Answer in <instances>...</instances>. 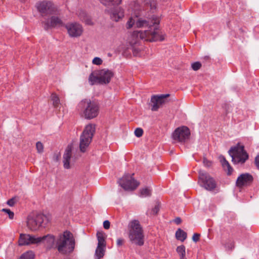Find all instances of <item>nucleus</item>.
I'll return each mask as SVG.
<instances>
[{"mask_svg":"<svg viewBox=\"0 0 259 259\" xmlns=\"http://www.w3.org/2000/svg\"><path fill=\"white\" fill-rule=\"evenodd\" d=\"M102 60L99 57H95L93 60V63L95 65H101L102 63Z\"/></svg>","mask_w":259,"mask_h":259,"instance_id":"obj_35","label":"nucleus"},{"mask_svg":"<svg viewBox=\"0 0 259 259\" xmlns=\"http://www.w3.org/2000/svg\"><path fill=\"white\" fill-rule=\"evenodd\" d=\"M76 109L84 118L92 119L98 115L100 107L97 102L84 99L79 102Z\"/></svg>","mask_w":259,"mask_h":259,"instance_id":"obj_3","label":"nucleus"},{"mask_svg":"<svg viewBox=\"0 0 259 259\" xmlns=\"http://www.w3.org/2000/svg\"><path fill=\"white\" fill-rule=\"evenodd\" d=\"M89 80L91 82V84H94L95 83H99V78L98 73L97 75H94L93 73L91 74L89 76Z\"/></svg>","mask_w":259,"mask_h":259,"instance_id":"obj_28","label":"nucleus"},{"mask_svg":"<svg viewBox=\"0 0 259 259\" xmlns=\"http://www.w3.org/2000/svg\"><path fill=\"white\" fill-rule=\"evenodd\" d=\"M99 84H106L110 82L111 78L114 76L113 72L109 70L102 69L98 72Z\"/></svg>","mask_w":259,"mask_h":259,"instance_id":"obj_17","label":"nucleus"},{"mask_svg":"<svg viewBox=\"0 0 259 259\" xmlns=\"http://www.w3.org/2000/svg\"><path fill=\"white\" fill-rule=\"evenodd\" d=\"M151 195V190L148 188H142L140 190V196L141 197H149Z\"/></svg>","mask_w":259,"mask_h":259,"instance_id":"obj_25","label":"nucleus"},{"mask_svg":"<svg viewBox=\"0 0 259 259\" xmlns=\"http://www.w3.org/2000/svg\"><path fill=\"white\" fill-rule=\"evenodd\" d=\"M48 222L49 219L44 214H30L27 218V225L30 230L36 231Z\"/></svg>","mask_w":259,"mask_h":259,"instance_id":"obj_7","label":"nucleus"},{"mask_svg":"<svg viewBox=\"0 0 259 259\" xmlns=\"http://www.w3.org/2000/svg\"><path fill=\"white\" fill-rule=\"evenodd\" d=\"M98 245L96 249L95 257L100 259L103 257L106 247L105 234L103 232H98L97 233Z\"/></svg>","mask_w":259,"mask_h":259,"instance_id":"obj_12","label":"nucleus"},{"mask_svg":"<svg viewBox=\"0 0 259 259\" xmlns=\"http://www.w3.org/2000/svg\"><path fill=\"white\" fill-rule=\"evenodd\" d=\"M199 182L201 187L208 191H213L217 188V182L214 179L203 171L199 172Z\"/></svg>","mask_w":259,"mask_h":259,"instance_id":"obj_8","label":"nucleus"},{"mask_svg":"<svg viewBox=\"0 0 259 259\" xmlns=\"http://www.w3.org/2000/svg\"><path fill=\"white\" fill-rule=\"evenodd\" d=\"M36 7L38 11L43 17L56 14V9L53 3L50 1H44L38 2Z\"/></svg>","mask_w":259,"mask_h":259,"instance_id":"obj_10","label":"nucleus"},{"mask_svg":"<svg viewBox=\"0 0 259 259\" xmlns=\"http://www.w3.org/2000/svg\"><path fill=\"white\" fill-rule=\"evenodd\" d=\"M255 163L256 166L259 169V155L256 157L255 159Z\"/></svg>","mask_w":259,"mask_h":259,"instance_id":"obj_41","label":"nucleus"},{"mask_svg":"<svg viewBox=\"0 0 259 259\" xmlns=\"http://www.w3.org/2000/svg\"><path fill=\"white\" fill-rule=\"evenodd\" d=\"M159 23V18L156 16L152 17V20L150 23L146 20L139 19L136 22V26L138 28L148 26V29L139 31L137 37H140L141 39L149 41L163 40L164 39L163 36L160 34L158 31Z\"/></svg>","mask_w":259,"mask_h":259,"instance_id":"obj_2","label":"nucleus"},{"mask_svg":"<svg viewBox=\"0 0 259 259\" xmlns=\"http://www.w3.org/2000/svg\"><path fill=\"white\" fill-rule=\"evenodd\" d=\"M118 183L125 190H134L139 185V183L133 178V176L129 174H126L120 179Z\"/></svg>","mask_w":259,"mask_h":259,"instance_id":"obj_11","label":"nucleus"},{"mask_svg":"<svg viewBox=\"0 0 259 259\" xmlns=\"http://www.w3.org/2000/svg\"><path fill=\"white\" fill-rule=\"evenodd\" d=\"M220 162L225 170H227V174L230 175L232 174L233 169L230 166L228 161L226 159L224 156H220Z\"/></svg>","mask_w":259,"mask_h":259,"instance_id":"obj_21","label":"nucleus"},{"mask_svg":"<svg viewBox=\"0 0 259 259\" xmlns=\"http://www.w3.org/2000/svg\"><path fill=\"white\" fill-rule=\"evenodd\" d=\"M2 211L3 212H5L7 214H8L10 219L12 220V219H13L14 218V213L10 209L3 208V209H2Z\"/></svg>","mask_w":259,"mask_h":259,"instance_id":"obj_30","label":"nucleus"},{"mask_svg":"<svg viewBox=\"0 0 259 259\" xmlns=\"http://www.w3.org/2000/svg\"><path fill=\"white\" fill-rule=\"evenodd\" d=\"M229 154L234 164H243L248 158V155L244 150V146L240 145V143L232 147L229 151Z\"/></svg>","mask_w":259,"mask_h":259,"instance_id":"obj_5","label":"nucleus"},{"mask_svg":"<svg viewBox=\"0 0 259 259\" xmlns=\"http://www.w3.org/2000/svg\"><path fill=\"white\" fill-rule=\"evenodd\" d=\"M169 96V94L152 96L151 99V102L152 104L151 110L154 111H157L166 102V98Z\"/></svg>","mask_w":259,"mask_h":259,"instance_id":"obj_15","label":"nucleus"},{"mask_svg":"<svg viewBox=\"0 0 259 259\" xmlns=\"http://www.w3.org/2000/svg\"><path fill=\"white\" fill-rule=\"evenodd\" d=\"M128 237L132 243L142 246L144 243L143 230L138 220L132 221L128 225Z\"/></svg>","mask_w":259,"mask_h":259,"instance_id":"obj_4","label":"nucleus"},{"mask_svg":"<svg viewBox=\"0 0 259 259\" xmlns=\"http://www.w3.org/2000/svg\"><path fill=\"white\" fill-rule=\"evenodd\" d=\"M176 250L180 256V258L186 257V251L184 245H182L178 246Z\"/></svg>","mask_w":259,"mask_h":259,"instance_id":"obj_26","label":"nucleus"},{"mask_svg":"<svg viewBox=\"0 0 259 259\" xmlns=\"http://www.w3.org/2000/svg\"><path fill=\"white\" fill-rule=\"evenodd\" d=\"M124 243V240L122 238H118L117 240L116 244L118 247L122 246Z\"/></svg>","mask_w":259,"mask_h":259,"instance_id":"obj_37","label":"nucleus"},{"mask_svg":"<svg viewBox=\"0 0 259 259\" xmlns=\"http://www.w3.org/2000/svg\"><path fill=\"white\" fill-rule=\"evenodd\" d=\"M69 35L72 37L80 36L83 32L82 26L77 22L67 23L64 25Z\"/></svg>","mask_w":259,"mask_h":259,"instance_id":"obj_14","label":"nucleus"},{"mask_svg":"<svg viewBox=\"0 0 259 259\" xmlns=\"http://www.w3.org/2000/svg\"><path fill=\"white\" fill-rule=\"evenodd\" d=\"M138 52V50H137L136 49H134L133 53H134V55H136L137 54Z\"/></svg>","mask_w":259,"mask_h":259,"instance_id":"obj_44","label":"nucleus"},{"mask_svg":"<svg viewBox=\"0 0 259 259\" xmlns=\"http://www.w3.org/2000/svg\"><path fill=\"white\" fill-rule=\"evenodd\" d=\"M44 238L48 247L56 249L61 254H69L74 249L75 239L73 234L69 231H64L57 237L48 234L44 236Z\"/></svg>","mask_w":259,"mask_h":259,"instance_id":"obj_1","label":"nucleus"},{"mask_svg":"<svg viewBox=\"0 0 259 259\" xmlns=\"http://www.w3.org/2000/svg\"><path fill=\"white\" fill-rule=\"evenodd\" d=\"M136 24L135 20L132 18H130L129 20L126 23V28L127 29L131 28L134 25Z\"/></svg>","mask_w":259,"mask_h":259,"instance_id":"obj_31","label":"nucleus"},{"mask_svg":"<svg viewBox=\"0 0 259 259\" xmlns=\"http://www.w3.org/2000/svg\"><path fill=\"white\" fill-rule=\"evenodd\" d=\"M124 10L120 7H118L114 9L112 11L111 18L113 21L117 22L124 17Z\"/></svg>","mask_w":259,"mask_h":259,"instance_id":"obj_19","label":"nucleus"},{"mask_svg":"<svg viewBox=\"0 0 259 259\" xmlns=\"http://www.w3.org/2000/svg\"><path fill=\"white\" fill-rule=\"evenodd\" d=\"M71 147L68 146L63 155V165L65 168H70V160L71 157Z\"/></svg>","mask_w":259,"mask_h":259,"instance_id":"obj_20","label":"nucleus"},{"mask_svg":"<svg viewBox=\"0 0 259 259\" xmlns=\"http://www.w3.org/2000/svg\"><path fill=\"white\" fill-rule=\"evenodd\" d=\"M78 15L79 19L84 22L88 25H92L93 23L89 16L87 15L86 12L83 10H80L78 12Z\"/></svg>","mask_w":259,"mask_h":259,"instance_id":"obj_22","label":"nucleus"},{"mask_svg":"<svg viewBox=\"0 0 259 259\" xmlns=\"http://www.w3.org/2000/svg\"><path fill=\"white\" fill-rule=\"evenodd\" d=\"M252 181V176L248 173H245L241 174L238 177L236 184L237 187L241 188L250 185Z\"/></svg>","mask_w":259,"mask_h":259,"instance_id":"obj_18","label":"nucleus"},{"mask_svg":"<svg viewBox=\"0 0 259 259\" xmlns=\"http://www.w3.org/2000/svg\"><path fill=\"white\" fill-rule=\"evenodd\" d=\"M159 210V204L158 203L152 209L151 213L153 214H156Z\"/></svg>","mask_w":259,"mask_h":259,"instance_id":"obj_36","label":"nucleus"},{"mask_svg":"<svg viewBox=\"0 0 259 259\" xmlns=\"http://www.w3.org/2000/svg\"><path fill=\"white\" fill-rule=\"evenodd\" d=\"M199 237L200 234L195 233L193 236L192 239L194 242H196L199 240Z\"/></svg>","mask_w":259,"mask_h":259,"instance_id":"obj_39","label":"nucleus"},{"mask_svg":"<svg viewBox=\"0 0 259 259\" xmlns=\"http://www.w3.org/2000/svg\"><path fill=\"white\" fill-rule=\"evenodd\" d=\"M45 238L42 237H36L29 234H20L18 243L20 246L29 245L31 244H38L45 241Z\"/></svg>","mask_w":259,"mask_h":259,"instance_id":"obj_13","label":"nucleus"},{"mask_svg":"<svg viewBox=\"0 0 259 259\" xmlns=\"http://www.w3.org/2000/svg\"><path fill=\"white\" fill-rule=\"evenodd\" d=\"M176 238L183 242L187 238V233L181 229H178L176 233Z\"/></svg>","mask_w":259,"mask_h":259,"instance_id":"obj_23","label":"nucleus"},{"mask_svg":"<svg viewBox=\"0 0 259 259\" xmlns=\"http://www.w3.org/2000/svg\"><path fill=\"white\" fill-rule=\"evenodd\" d=\"M172 136L174 140L180 143H185L189 139L190 131L187 126H182L177 128Z\"/></svg>","mask_w":259,"mask_h":259,"instance_id":"obj_9","label":"nucleus"},{"mask_svg":"<svg viewBox=\"0 0 259 259\" xmlns=\"http://www.w3.org/2000/svg\"><path fill=\"white\" fill-rule=\"evenodd\" d=\"M135 136L138 137H141L143 134V130L141 128H137L134 132Z\"/></svg>","mask_w":259,"mask_h":259,"instance_id":"obj_33","label":"nucleus"},{"mask_svg":"<svg viewBox=\"0 0 259 259\" xmlns=\"http://www.w3.org/2000/svg\"><path fill=\"white\" fill-rule=\"evenodd\" d=\"M100 2L105 6L118 5L121 0H100Z\"/></svg>","mask_w":259,"mask_h":259,"instance_id":"obj_24","label":"nucleus"},{"mask_svg":"<svg viewBox=\"0 0 259 259\" xmlns=\"http://www.w3.org/2000/svg\"><path fill=\"white\" fill-rule=\"evenodd\" d=\"M95 132V127L93 124L87 125L80 137L79 148L80 151L84 152L90 144Z\"/></svg>","mask_w":259,"mask_h":259,"instance_id":"obj_6","label":"nucleus"},{"mask_svg":"<svg viewBox=\"0 0 259 259\" xmlns=\"http://www.w3.org/2000/svg\"><path fill=\"white\" fill-rule=\"evenodd\" d=\"M15 203L14 198H11L7 201V204L10 206H13Z\"/></svg>","mask_w":259,"mask_h":259,"instance_id":"obj_40","label":"nucleus"},{"mask_svg":"<svg viewBox=\"0 0 259 259\" xmlns=\"http://www.w3.org/2000/svg\"><path fill=\"white\" fill-rule=\"evenodd\" d=\"M175 222L177 224H179L181 223V219L180 218H177L176 219H175Z\"/></svg>","mask_w":259,"mask_h":259,"instance_id":"obj_43","label":"nucleus"},{"mask_svg":"<svg viewBox=\"0 0 259 259\" xmlns=\"http://www.w3.org/2000/svg\"><path fill=\"white\" fill-rule=\"evenodd\" d=\"M51 97L53 105L54 106V107H57L60 103V100L59 97L55 94H53L52 95Z\"/></svg>","mask_w":259,"mask_h":259,"instance_id":"obj_29","label":"nucleus"},{"mask_svg":"<svg viewBox=\"0 0 259 259\" xmlns=\"http://www.w3.org/2000/svg\"><path fill=\"white\" fill-rule=\"evenodd\" d=\"M34 253L32 251H28L23 253L19 259H34Z\"/></svg>","mask_w":259,"mask_h":259,"instance_id":"obj_27","label":"nucleus"},{"mask_svg":"<svg viewBox=\"0 0 259 259\" xmlns=\"http://www.w3.org/2000/svg\"><path fill=\"white\" fill-rule=\"evenodd\" d=\"M201 67V64L199 62H196L192 64V68L195 71L199 70Z\"/></svg>","mask_w":259,"mask_h":259,"instance_id":"obj_34","label":"nucleus"},{"mask_svg":"<svg viewBox=\"0 0 259 259\" xmlns=\"http://www.w3.org/2000/svg\"><path fill=\"white\" fill-rule=\"evenodd\" d=\"M110 226V223L109 221H105L103 223V227L105 229H109Z\"/></svg>","mask_w":259,"mask_h":259,"instance_id":"obj_38","label":"nucleus"},{"mask_svg":"<svg viewBox=\"0 0 259 259\" xmlns=\"http://www.w3.org/2000/svg\"><path fill=\"white\" fill-rule=\"evenodd\" d=\"M36 148L38 153H41L44 151V145L40 142L36 143Z\"/></svg>","mask_w":259,"mask_h":259,"instance_id":"obj_32","label":"nucleus"},{"mask_svg":"<svg viewBox=\"0 0 259 259\" xmlns=\"http://www.w3.org/2000/svg\"><path fill=\"white\" fill-rule=\"evenodd\" d=\"M180 259H186V258L184 257V258H180Z\"/></svg>","mask_w":259,"mask_h":259,"instance_id":"obj_45","label":"nucleus"},{"mask_svg":"<svg viewBox=\"0 0 259 259\" xmlns=\"http://www.w3.org/2000/svg\"><path fill=\"white\" fill-rule=\"evenodd\" d=\"M203 163H204L205 165L208 166L210 165V162H209L206 158H204Z\"/></svg>","mask_w":259,"mask_h":259,"instance_id":"obj_42","label":"nucleus"},{"mask_svg":"<svg viewBox=\"0 0 259 259\" xmlns=\"http://www.w3.org/2000/svg\"><path fill=\"white\" fill-rule=\"evenodd\" d=\"M44 29L48 30L50 28L64 26L63 21L57 16H52L43 22Z\"/></svg>","mask_w":259,"mask_h":259,"instance_id":"obj_16","label":"nucleus"}]
</instances>
